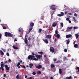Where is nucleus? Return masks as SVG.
I'll list each match as a JSON object with an SVG mask.
<instances>
[{
    "label": "nucleus",
    "instance_id": "obj_1",
    "mask_svg": "<svg viewBox=\"0 0 79 79\" xmlns=\"http://www.w3.org/2000/svg\"><path fill=\"white\" fill-rule=\"evenodd\" d=\"M35 56L36 58L37 59L35 58V56L32 55H29L28 56V60H30L38 61V59H40V57H41L40 55H35Z\"/></svg>",
    "mask_w": 79,
    "mask_h": 79
},
{
    "label": "nucleus",
    "instance_id": "obj_2",
    "mask_svg": "<svg viewBox=\"0 0 79 79\" xmlns=\"http://www.w3.org/2000/svg\"><path fill=\"white\" fill-rule=\"evenodd\" d=\"M27 42L28 41L27 40V37H26V36H25L24 40V42L25 44L28 46V47L30 48L31 47V44H28V43H27Z\"/></svg>",
    "mask_w": 79,
    "mask_h": 79
},
{
    "label": "nucleus",
    "instance_id": "obj_3",
    "mask_svg": "<svg viewBox=\"0 0 79 79\" xmlns=\"http://www.w3.org/2000/svg\"><path fill=\"white\" fill-rule=\"evenodd\" d=\"M8 35L10 37H12L13 36V34H11V33L6 32L5 33V36H6V37H7Z\"/></svg>",
    "mask_w": 79,
    "mask_h": 79
},
{
    "label": "nucleus",
    "instance_id": "obj_4",
    "mask_svg": "<svg viewBox=\"0 0 79 79\" xmlns=\"http://www.w3.org/2000/svg\"><path fill=\"white\" fill-rule=\"evenodd\" d=\"M5 64L3 63V62H1V67L2 71H4L5 69H3V67H5Z\"/></svg>",
    "mask_w": 79,
    "mask_h": 79
},
{
    "label": "nucleus",
    "instance_id": "obj_5",
    "mask_svg": "<svg viewBox=\"0 0 79 79\" xmlns=\"http://www.w3.org/2000/svg\"><path fill=\"white\" fill-rule=\"evenodd\" d=\"M53 61H54L56 63H60V61L58 60L57 61V59H56V58H54Z\"/></svg>",
    "mask_w": 79,
    "mask_h": 79
},
{
    "label": "nucleus",
    "instance_id": "obj_6",
    "mask_svg": "<svg viewBox=\"0 0 79 79\" xmlns=\"http://www.w3.org/2000/svg\"><path fill=\"white\" fill-rule=\"evenodd\" d=\"M50 52L52 53H54L55 52V48L53 47H51L50 49Z\"/></svg>",
    "mask_w": 79,
    "mask_h": 79
},
{
    "label": "nucleus",
    "instance_id": "obj_7",
    "mask_svg": "<svg viewBox=\"0 0 79 79\" xmlns=\"http://www.w3.org/2000/svg\"><path fill=\"white\" fill-rule=\"evenodd\" d=\"M51 8L52 10H56V8L55 7V5H52L51 6Z\"/></svg>",
    "mask_w": 79,
    "mask_h": 79
},
{
    "label": "nucleus",
    "instance_id": "obj_8",
    "mask_svg": "<svg viewBox=\"0 0 79 79\" xmlns=\"http://www.w3.org/2000/svg\"><path fill=\"white\" fill-rule=\"evenodd\" d=\"M46 37L47 39H51V37H52V35H48L46 36Z\"/></svg>",
    "mask_w": 79,
    "mask_h": 79
},
{
    "label": "nucleus",
    "instance_id": "obj_9",
    "mask_svg": "<svg viewBox=\"0 0 79 79\" xmlns=\"http://www.w3.org/2000/svg\"><path fill=\"white\" fill-rule=\"evenodd\" d=\"M5 68L6 69V71H9L10 70V69H9V67H8V65L7 64L5 65Z\"/></svg>",
    "mask_w": 79,
    "mask_h": 79
},
{
    "label": "nucleus",
    "instance_id": "obj_10",
    "mask_svg": "<svg viewBox=\"0 0 79 79\" xmlns=\"http://www.w3.org/2000/svg\"><path fill=\"white\" fill-rule=\"evenodd\" d=\"M36 68H38V69H40V68H42V65L39 64L36 67Z\"/></svg>",
    "mask_w": 79,
    "mask_h": 79
},
{
    "label": "nucleus",
    "instance_id": "obj_11",
    "mask_svg": "<svg viewBox=\"0 0 79 79\" xmlns=\"http://www.w3.org/2000/svg\"><path fill=\"white\" fill-rule=\"evenodd\" d=\"M72 36V35L69 34V35H66V38L67 39H68V38H70Z\"/></svg>",
    "mask_w": 79,
    "mask_h": 79
},
{
    "label": "nucleus",
    "instance_id": "obj_12",
    "mask_svg": "<svg viewBox=\"0 0 79 79\" xmlns=\"http://www.w3.org/2000/svg\"><path fill=\"white\" fill-rule=\"evenodd\" d=\"M34 26V23H30V26L31 27H33Z\"/></svg>",
    "mask_w": 79,
    "mask_h": 79
},
{
    "label": "nucleus",
    "instance_id": "obj_13",
    "mask_svg": "<svg viewBox=\"0 0 79 79\" xmlns=\"http://www.w3.org/2000/svg\"><path fill=\"white\" fill-rule=\"evenodd\" d=\"M65 79H73V78L71 76H70L69 77H66Z\"/></svg>",
    "mask_w": 79,
    "mask_h": 79
},
{
    "label": "nucleus",
    "instance_id": "obj_14",
    "mask_svg": "<svg viewBox=\"0 0 79 79\" xmlns=\"http://www.w3.org/2000/svg\"><path fill=\"white\" fill-rule=\"evenodd\" d=\"M56 24H57V23L54 22L52 24V27H55L56 26Z\"/></svg>",
    "mask_w": 79,
    "mask_h": 79
},
{
    "label": "nucleus",
    "instance_id": "obj_15",
    "mask_svg": "<svg viewBox=\"0 0 79 79\" xmlns=\"http://www.w3.org/2000/svg\"><path fill=\"white\" fill-rule=\"evenodd\" d=\"M66 42H67V45H68L69 44V42H70V41L69 40V39H68V40H66L65 41Z\"/></svg>",
    "mask_w": 79,
    "mask_h": 79
},
{
    "label": "nucleus",
    "instance_id": "obj_16",
    "mask_svg": "<svg viewBox=\"0 0 79 79\" xmlns=\"http://www.w3.org/2000/svg\"><path fill=\"white\" fill-rule=\"evenodd\" d=\"M44 42L46 43V44H48V40L47 39H45L44 40Z\"/></svg>",
    "mask_w": 79,
    "mask_h": 79
},
{
    "label": "nucleus",
    "instance_id": "obj_17",
    "mask_svg": "<svg viewBox=\"0 0 79 79\" xmlns=\"http://www.w3.org/2000/svg\"><path fill=\"white\" fill-rule=\"evenodd\" d=\"M59 74H62V69H59Z\"/></svg>",
    "mask_w": 79,
    "mask_h": 79
},
{
    "label": "nucleus",
    "instance_id": "obj_18",
    "mask_svg": "<svg viewBox=\"0 0 79 79\" xmlns=\"http://www.w3.org/2000/svg\"><path fill=\"white\" fill-rule=\"evenodd\" d=\"M34 65L32 64H29V66L30 67V68H32V67Z\"/></svg>",
    "mask_w": 79,
    "mask_h": 79
},
{
    "label": "nucleus",
    "instance_id": "obj_19",
    "mask_svg": "<svg viewBox=\"0 0 79 79\" xmlns=\"http://www.w3.org/2000/svg\"><path fill=\"white\" fill-rule=\"evenodd\" d=\"M74 47L75 48H77L78 47V45L77 44H74Z\"/></svg>",
    "mask_w": 79,
    "mask_h": 79
},
{
    "label": "nucleus",
    "instance_id": "obj_20",
    "mask_svg": "<svg viewBox=\"0 0 79 79\" xmlns=\"http://www.w3.org/2000/svg\"><path fill=\"white\" fill-rule=\"evenodd\" d=\"M13 48H14V49H15V50H18V48H17L15 47V45H14L13 46Z\"/></svg>",
    "mask_w": 79,
    "mask_h": 79
},
{
    "label": "nucleus",
    "instance_id": "obj_21",
    "mask_svg": "<svg viewBox=\"0 0 79 79\" xmlns=\"http://www.w3.org/2000/svg\"><path fill=\"white\" fill-rule=\"evenodd\" d=\"M56 37L57 38H60V35L59 34H57L56 35Z\"/></svg>",
    "mask_w": 79,
    "mask_h": 79
},
{
    "label": "nucleus",
    "instance_id": "obj_22",
    "mask_svg": "<svg viewBox=\"0 0 79 79\" xmlns=\"http://www.w3.org/2000/svg\"><path fill=\"white\" fill-rule=\"evenodd\" d=\"M51 68H54L55 67V64H52L51 65Z\"/></svg>",
    "mask_w": 79,
    "mask_h": 79
},
{
    "label": "nucleus",
    "instance_id": "obj_23",
    "mask_svg": "<svg viewBox=\"0 0 79 79\" xmlns=\"http://www.w3.org/2000/svg\"><path fill=\"white\" fill-rule=\"evenodd\" d=\"M0 52L1 53V55H4V53L2 51L0 50Z\"/></svg>",
    "mask_w": 79,
    "mask_h": 79
},
{
    "label": "nucleus",
    "instance_id": "obj_24",
    "mask_svg": "<svg viewBox=\"0 0 79 79\" xmlns=\"http://www.w3.org/2000/svg\"><path fill=\"white\" fill-rule=\"evenodd\" d=\"M75 69H77L78 70L77 72L79 73V67H77L75 68Z\"/></svg>",
    "mask_w": 79,
    "mask_h": 79
},
{
    "label": "nucleus",
    "instance_id": "obj_25",
    "mask_svg": "<svg viewBox=\"0 0 79 79\" xmlns=\"http://www.w3.org/2000/svg\"><path fill=\"white\" fill-rule=\"evenodd\" d=\"M19 74H18V75H17V76H16V78L17 79H20V78L19 77Z\"/></svg>",
    "mask_w": 79,
    "mask_h": 79
},
{
    "label": "nucleus",
    "instance_id": "obj_26",
    "mask_svg": "<svg viewBox=\"0 0 79 79\" xmlns=\"http://www.w3.org/2000/svg\"><path fill=\"white\" fill-rule=\"evenodd\" d=\"M75 36L76 37L77 39H78V37H79V35H78V34H76Z\"/></svg>",
    "mask_w": 79,
    "mask_h": 79
},
{
    "label": "nucleus",
    "instance_id": "obj_27",
    "mask_svg": "<svg viewBox=\"0 0 79 79\" xmlns=\"http://www.w3.org/2000/svg\"><path fill=\"white\" fill-rule=\"evenodd\" d=\"M32 27H31L29 28V32H30L31 31H32Z\"/></svg>",
    "mask_w": 79,
    "mask_h": 79
},
{
    "label": "nucleus",
    "instance_id": "obj_28",
    "mask_svg": "<svg viewBox=\"0 0 79 79\" xmlns=\"http://www.w3.org/2000/svg\"><path fill=\"white\" fill-rule=\"evenodd\" d=\"M67 29H70L71 30L73 29V27H68L67 28Z\"/></svg>",
    "mask_w": 79,
    "mask_h": 79
},
{
    "label": "nucleus",
    "instance_id": "obj_29",
    "mask_svg": "<svg viewBox=\"0 0 79 79\" xmlns=\"http://www.w3.org/2000/svg\"><path fill=\"white\" fill-rule=\"evenodd\" d=\"M41 31H42V29L40 28L39 29L38 32L39 33H40L41 32Z\"/></svg>",
    "mask_w": 79,
    "mask_h": 79
},
{
    "label": "nucleus",
    "instance_id": "obj_30",
    "mask_svg": "<svg viewBox=\"0 0 79 79\" xmlns=\"http://www.w3.org/2000/svg\"><path fill=\"white\" fill-rule=\"evenodd\" d=\"M20 64H21V63H20V62H18L17 64L16 65L17 67L19 66Z\"/></svg>",
    "mask_w": 79,
    "mask_h": 79
},
{
    "label": "nucleus",
    "instance_id": "obj_31",
    "mask_svg": "<svg viewBox=\"0 0 79 79\" xmlns=\"http://www.w3.org/2000/svg\"><path fill=\"white\" fill-rule=\"evenodd\" d=\"M55 34L56 35V34H58V31L56 30L55 31Z\"/></svg>",
    "mask_w": 79,
    "mask_h": 79
},
{
    "label": "nucleus",
    "instance_id": "obj_32",
    "mask_svg": "<svg viewBox=\"0 0 79 79\" xmlns=\"http://www.w3.org/2000/svg\"><path fill=\"white\" fill-rule=\"evenodd\" d=\"M37 74H40L41 73H42V72L40 71H38L37 72Z\"/></svg>",
    "mask_w": 79,
    "mask_h": 79
},
{
    "label": "nucleus",
    "instance_id": "obj_33",
    "mask_svg": "<svg viewBox=\"0 0 79 79\" xmlns=\"http://www.w3.org/2000/svg\"><path fill=\"white\" fill-rule=\"evenodd\" d=\"M38 53H39L40 54H41V55H43V54H44V53L42 52H38Z\"/></svg>",
    "mask_w": 79,
    "mask_h": 79
},
{
    "label": "nucleus",
    "instance_id": "obj_34",
    "mask_svg": "<svg viewBox=\"0 0 79 79\" xmlns=\"http://www.w3.org/2000/svg\"><path fill=\"white\" fill-rule=\"evenodd\" d=\"M60 26H61V27H63V23H60Z\"/></svg>",
    "mask_w": 79,
    "mask_h": 79
},
{
    "label": "nucleus",
    "instance_id": "obj_35",
    "mask_svg": "<svg viewBox=\"0 0 79 79\" xmlns=\"http://www.w3.org/2000/svg\"><path fill=\"white\" fill-rule=\"evenodd\" d=\"M41 19H43V20H44V16L43 15L41 16Z\"/></svg>",
    "mask_w": 79,
    "mask_h": 79
},
{
    "label": "nucleus",
    "instance_id": "obj_36",
    "mask_svg": "<svg viewBox=\"0 0 79 79\" xmlns=\"http://www.w3.org/2000/svg\"><path fill=\"white\" fill-rule=\"evenodd\" d=\"M18 31L19 32H21V28H20L18 30Z\"/></svg>",
    "mask_w": 79,
    "mask_h": 79
},
{
    "label": "nucleus",
    "instance_id": "obj_37",
    "mask_svg": "<svg viewBox=\"0 0 79 79\" xmlns=\"http://www.w3.org/2000/svg\"><path fill=\"white\" fill-rule=\"evenodd\" d=\"M63 59H64V61H65V60H66V57L65 56H64L63 57Z\"/></svg>",
    "mask_w": 79,
    "mask_h": 79
},
{
    "label": "nucleus",
    "instance_id": "obj_38",
    "mask_svg": "<svg viewBox=\"0 0 79 79\" xmlns=\"http://www.w3.org/2000/svg\"><path fill=\"white\" fill-rule=\"evenodd\" d=\"M58 16L61 17L62 16V15H61V14H59L57 15Z\"/></svg>",
    "mask_w": 79,
    "mask_h": 79
},
{
    "label": "nucleus",
    "instance_id": "obj_39",
    "mask_svg": "<svg viewBox=\"0 0 79 79\" xmlns=\"http://www.w3.org/2000/svg\"><path fill=\"white\" fill-rule=\"evenodd\" d=\"M32 74H33V75H35V74H36V73H35V72H33Z\"/></svg>",
    "mask_w": 79,
    "mask_h": 79
},
{
    "label": "nucleus",
    "instance_id": "obj_40",
    "mask_svg": "<svg viewBox=\"0 0 79 79\" xmlns=\"http://www.w3.org/2000/svg\"><path fill=\"white\" fill-rule=\"evenodd\" d=\"M17 38H15L14 40V42H16V41H17Z\"/></svg>",
    "mask_w": 79,
    "mask_h": 79
},
{
    "label": "nucleus",
    "instance_id": "obj_41",
    "mask_svg": "<svg viewBox=\"0 0 79 79\" xmlns=\"http://www.w3.org/2000/svg\"><path fill=\"white\" fill-rule=\"evenodd\" d=\"M60 14L61 15H62V16H63V15H64V13L63 12H61L60 13Z\"/></svg>",
    "mask_w": 79,
    "mask_h": 79
},
{
    "label": "nucleus",
    "instance_id": "obj_42",
    "mask_svg": "<svg viewBox=\"0 0 79 79\" xmlns=\"http://www.w3.org/2000/svg\"><path fill=\"white\" fill-rule=\"evenodd\" d=\"M3 29H6V27H3Z\"/></svg>",
    "mask_w": 79,
    "mask_h": 79
},
{
    "label": "nucleus",
    "instance_id": "obj_43",
    "mask_svg": "<svg viewBox=\"0 0 79 79\" xmlns=\"http://www.w3.org/2000/svg\"><path fill=\"white\" fill-rule=\"evenodd\" d=\"M8 61H9V63H11V59H9Z\"/></svg>",
    "mask_w": 79,
    "mask_h": 79
},
{
    "label": "nucleus",
    "instance_id": "obj_44",
    "mask_svg": "<svg viewBox=\"0 0 79 79\" xmlns=\"http://www.w3.org/2000/svg\"><path fill=\"white\" fill-rule=\"evenodd\" d=\"M64 51L65 52H67V49H65L64 50Z\"/></svg>",
    "mask_w": 79,
    "mask_h": 79
},
{
    "label": "nucleus",
    "instance_id": "obj_45",
    "mask_svg": "<svg viewBox=\"0 0 79 79\" xmlns=\"http://www.w3.org/2000/svg\"><path fill=\"white\" fill-rule=\"evenodd\" d=\"M69 18H68L66 19V21H69Z\"/></svg>",
    "mask_w": 79,
    "mask_h": 79
},
{
    "label": "nucleus",
    "instance_id": "obj_46",
    "mask_svg": "<svg viewBox=\"0 0 79 79\" xmlns=\"http://www.w3.org/2000/svg\"><path fill=\"white\" fill-rule=\"evenodd\" d=\"M74 16H76V17H77V14H76V13H75L74 14Z\"/></svg>",
    "mask_w": 79,
    "mask_h": 79
},
{
    "label": "nucleus",
    "instance_id": "obj_47",
    "mask_svg": "<svg viewBox=\"0 0 79 79\" xmlns=\"http://www.w3.org/2000/svg\"><path fill=\"white\" fill-rule=\"evenodd\" d=\"M31 54H32V55H36L35 54L34 52H31Z\"/></svg>",
    "mask_w": 79,
    "mask_h": 79
},
{
    "label": "nucleus",
    "instance_id": "obj_48",
    "mask_svg": "<svg viewBox=\"0 0 79 79\" xmlns=\"http://www.w3.org/2000/svg\"><path fill=\"white\" fill-rule=\"evenodd\" d=\"M6 55L7 56H9L10 54H9L7 52L6 54Z\"/></svg>",
    "mask_w": 79,
    "mask_h": 79
},
{
    "label": "nucleus",
    "instance_id": "obj_49",
    "mask_svg": "<svg viewBox=\"0 0 79 79\" xmlns=\"http://www.w3.org/2000/svg\"><path fill=\"white\" fill-rule=\"evenodd\" d=\"M28 40H31V37H28Z\"/></svg>",
    "mask_w": 79,
    "mask_h": 79
},
{
    "label": "nucleus",
    "instance_id": "obj_50",
    "mask_svg": "<svg viewBox=\"0 0 79 79\" xmlns=\"http://www.w3.org/2000/svg\"><path fill=\"white\" fill-rule=\"evenodd\" d=\"M23 68H24L25 69H26V67L24 65H23Z\"/></svg>",
    "mask_w": 79,
    "mask_h": 79
},
{
    "label": "nucleus",
    "instance_id": "obj_51",
    "mask_svg": "<svg viewBox=\"0 0 79 79\" xmlns=\"http://www.w3.org/2000/svg\"><path fill=\"white\" fill-rule=\"evenodd\" d=\"M2 35L1 34V33H0V39L2 38Z\"/></svg>",
    "mask_w": 79,
    "mask_h": 79
},
{
    "label": "nucleus",
    "instance_id": "obj_52",
    "mask_svg": "<svg viewBox=\"0 0 79 79\" xmlns=\"http://www.w3.org/2000/svg\"><path fill=\"white\" fill-rule=\"evenodd\" d=\"M67 11H66L65 12H64L65 15H67Z\"/></svg>",
    "mask_w": 79,
    "mask_h": 79
},
{
    "label": "nucleus",
    "instance_id": "obj_53",
    "mask_svg": "<svg viewBox=\"0 0 79 79\" xmlns=\"http://www.w3.org/2000/svg\"><path fill=\"white\" fill-rule=\"evenodd\" d=\"M74 29H77V27H73Z\"/></svg>",
    "mask_w": 79,
    "mask_h": 79
},
{
    "label": "nucleus",
    "instance_id": "obj_54",
    "mask_svg": "<svg viewBox=\"0 0 79 79\" xmlns=\"http://www.w3.org/2000/svg\"><path fill=\"white\" fill-rule=\"evenodd\" d=\"M69 23H71V20H69Z\"/></svg>",
    "mask_w": 79,
    "mask_h": 79
},
{
    "label": "nucleus",
    "instance_id": "obj_55",
    "mask_svg": "<svg viewBox=\"0 0 79 79\" xmlns=\"http://www.w3.org/2000/svg\"><path fill=\"white\" fill-rule=\"evenodd\" d=\"M68 15H72V14L71 13H68Z\"/></svg>",
    "mask_w": 79,
    "mask_h": 79
},
{
    "label": "nucleus",
    "instance_id": "obj_56",
    "mask_svg": "<svg viewBox=\"0 0 79 79\" xmlns=\"http://www.w3.org/2000/svg\"><path fill=\"white\" fill-rule=\"evenodd\" d=\"M73 19H74V20H75V21H76V19H75V17H73Z\"/></svg>",
    "mask_w": 79,
    "mask_h": 79
},
{
    "label": "nucleus",
    "instance_id": "obj_57",
    "mask_svg": "<svg viewBox=\"0 0 79 79\" xmlns=\"http://www.w3.org/2000/svg\"><path fill=\"white\" fill-rule=\"evenodd\" d=\"M8 63V61H5V63H4V64H6V63Z\"/></svg>",
    "mask_w": 79,
    "mask_h": 79
},
{
    "label": "nucleus",
    "instance_id": "obj_58",
    "mask_svg": "<svg viewBox=\"0 0 79 79\" xmlns=\"http://www.w3.org/2000/svg\"><path fill=\"white\" fill-rule=\"evenodd\" d=\"M56 39H55L54 40V42H56Z\"/></svg>",
    "mask_w": 79,
    "mask_h": 79
},
{
    "label": "nucleus",
    "instance_id": "obj_59",
    "mask_svg": "<svg viewBox=\"0 0 79 79\" xmlns=\"http://www.w3.org/2000/svg\"><path fill=\"white\" fill-rule=\"evenodd\" d=\"M27 75L25 76V78H27Z\"/></svg>",
    "mask_w": 79,
    "mask_h": 79
},
{
    "label": "nucleus",
    "instance_id": "obj_60",
    "mask_svg": "<svg viewBox=\"0 0 79 79\" xmlns=\"http://www.w3.org/2000/svg\"><path fill=\"white\" fill-rule=\"evenodd\" d=\"M29 78L30 79H32V77H30Z\"/></svg>",
    "mask_w": 79,
    "mask_h": 79
},
{
    "label": "nucleus",
    "instance_id": "obj_61",
    "mask_svg": "<svg viewBox=\"0 0 79 79\" xmlns=\"http://www.w3.org/2000/svg\"><path fill=\"white\" fill-rule=\"evenodd\" d=\"M53 78H54L52 77H50V79H53Z\"/></svg>",
    "mask_w": 79,
    "mask_h": 79
},
{
    "label": "nucleus",
    "instance_id": "obj_62",
    "mask_svg": "<svg viewBox=\"0 0 79 79\" xmlns=\"http://www.w3.org/2000/svg\"><path fill=\"white\" fill-rule=\"evenodd\" d=\"M22 62H23V61H22V60H20V63H22Z\"/></svg>",
    "mask_w": 79,
    "mask_h": 79
},
{
    "label": "nucleus",
    "instance_id": "obj_63",
    "mask_svg": "<svg viewBox=\"0 0 79 79\" xmlns=\"http://www.w3.org/2000/svg\"><path fill=\"white\" fill-rule=\"evenodd\" d=\"M1 49L2 50H3L4 52H5V50H4L3 49V48H2Z\"/></svg>",
    "mask_w": 79,
    "mask_h": 79
},
{
    "label": "nucleus",
    "instance_id": "obj_64",
    "mask_svg": "<svg viewBox=\"0 0 79 79\" xmlns=\"http://www.w3.org/2000/svg\"><path fill=\"white\" fill-rule=\"evenodd\" d=\"M6 74H4V77H6Z\"/></svg>",
    "mask_w": 79,
    "mask_h": 79
}]
</instances>
